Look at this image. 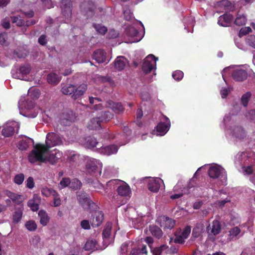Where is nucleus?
<instances>
[{
	"instance_id": "f704fd0d",
	"label": "nucleus",
	"mask_w": 255,
	"mask_h": 255,
	"mask_svg": "<svg viewBox=\"0 0 255 255\" xmlns=\"http://www.w3.org/2000/svg\"><path fill=\"white\" fill-rule=\"evenodd\" d=\"M247 22V18L244 15L238 14L234 21V23L238 26L245 25Z\"/></svg>"
},
{
	"instance_id": "bf43d9fd",
	"label": "nucleus",
	"mask_w": 255,
	"mask_h": 255,
	"mask_svg": "<svg viewBox=\"0 0 255 255\" xmlns=\"http://www.w3.org/2000/svg\"><path fill=\"white\" fill-rule=\"evenodd\" d=\"M252 31V29L251 27H248L245 28H241L240 30L239 36L241 37L243 35H246L248 34L250 32Z\"/></svg>"
},
{
	"instance_id": "a18cd8bd",
	"label": "nucleus",
	"mask_w": 255,
	"mask_h": 255,
	"mask_svg": "<svg viewBox=\"0 0 255 255\" xmlns=\"http://www.w3.org/2000/svg\"><path fill=\"white\" fill-rule=\"evenodd\" d=\"M247 43L250 46L255 48V35H250L246 38Z\"/></svg>"
},
{
	"instance_id": "7ed1b4c3",
	"label": "nucleus",
	"mask_w": 255,
	"mask_h": 255,
	"mask_svg": "<svg viewBox=\"0 0 255 255\" xmlns=\"http://www.w3.org/2000/svg\"><path fill=\"white\" fill-rule=\"evenodd\" d=\"M77 198L79 204L85 209H91L92 208H99L85 192H77Z\"/></svg>"
},
{
	"instance_id": "20e7f679",
	"label": "nucleus",
	"mask_w": 255,
	"mask_h": 255,
	"mask_svg": "<svg viewBox=\"0 0 255 255\" xmlns=\"http://www.w3.org/2000/svg\"><path fill=\"white\" fill-rule=\"evenodd\" d=\"M98 208H92L90 213L92 214L90 218V223L93 228L100 226L104 220V213L102 211L98 210Z\"/></svg>"
},
{
	"instance_id": "f257e3e1",
	"label": "nucleus",
	"mask_w": 255,
	"mask_h": 255,
	"mask_svg": "<svg viewBox=\"0 0 255 255\" xmlns=\"http://www.w3.org/2000/svg\"><path fill=\"white\" fill-rule=\"evenodd\" d=\"M62 143V141L58 134L54 132L48 133L46 135L45 144L37 143L35 145L32 150V154L37 159L44 161L41 154L38 153L39 150L43 153L49 152L52 147L60 145Z\"/></svg>"
},
{
	"instance_id": "603ef678",
	"label": "nucleus",
	"mask_w": 255,
	"mask_h": 255,
	"mask_svg": "<svg viewBox=\"0 0 255 255\" xmlns=\"http://www.w3.org/2000/svg\"><path fill=\"white\" fill-rule=\"evenodd\" d=\"M27 204L28 207H29L33 211H37L39 209L38 204L36 203L34 200H29Z\"/></svg>"
},
{
	"instance_id": "6ab92c4d",
	"label": "nucleus",
	"mask_w": 255,
	"mask_h": 255,
	"mask_svg": "<svg viewBox=\"0 0 255 255\" xmlns=\"http://www.w3.org/2000/svg\"><path fill=\"white\" fill-rule=\"evenodd\" d=\"M100 152L105 155H110L112 154L116 153L118 150L117 145L113 144L106 146L105 147L100 146Z\"/></svg>"
},
{
	"instance_id": "a19ab883",
	"label": "nucleus",
	"mask_w": 255,
	"mask_h": 255,
	"mask_svg": "<svg viewBox=\"0 0 255 255\" xmlns=\"http://www.w3.org/2000/svg\"><path fill=\"white\" fill-rule=\"evenodd\" d=\"M126 33L127 35L131 37H135L139 33L138 31L133 27H130L127 28L126 30Z\"/></svg>"
},
{
	"instance_id": "4468645a",
	"label": "nucleus",
	"mask_w": 255,
	"mask_h": 255,
	"mask_svg": "<svg viewBox=\"0 0 255 255\" xmlns=\"http://www.w3.org/2000/svg\"><path fill=\"white\" fill-rule=\"evenodd\" d=\"M165 119L167 120L166 123L160 122L158 124L156 127V131L158 132L157 134L159 135H164L170 128V121L167 117H165Z\"/></svg>"
},
{
	"instance_id": "9b49d317",
	"label": "nucleus",
	"mask_w": 255,
	"mask_h": 255,
	"mask_svg": "<svg viewBox=\"0 0 255 255\" xmlns=\"http://www.w3.org/2000/svg\"><path fill=\"white\" fill-rule=\"evenodd\" d=\"M233 19L234 17L232 14L226 13L219 17L218 23L222 26L227 27L231 24Z\"/></svg>"
},
{
	"instance_id": "e2e57ef3",
	"label": "nucleus",
	"mask_w": 255,
	"mask_h": 255,
	"mask_svg": "<svg viewBox=\"0 0 255 255\" xmlns=\"http://www.w3.org/2000/svg\"><path fill=\"white\" fill-rule=\"evenodd\" d=\"M184 237L181 235L176 236L174 240V242L176 244H183L185 242Z\"/></svg>"
},
{
	"instance_id": "4be33fe9",
	"label": "nucleus",
	"mask_w": 255,
	"mask_h": 255,
	"mask_svg": "<svg viewBox=\"0 0 255 255\" xmlns=\"http://www.w3.org/2000/svg\"><path fill=\"white\" fill-rule=\"evenodd\" d=\"M97 164V161L96 159L94 158L88 159L86 165L87 172L90 174L95 172L98 167Z\"/></svg>"
},
{
	"instance_id": "69168bd1",
	"label": "nucleus",
	"mask_w": 255,
	"mask_h": 255,
	"mask_svg": "<svg viewBox=\"0 0 255 255\" xmlns=\"http://www.w3.org/2000/svg\"><path fill=\"white\" fill-rule=\"evenodd\" d=\"M46 37V36L45 35H41L38 38V43L42 46L45 45L47 43Z\"/></svg>"
},
{
	"instance_id": "ddd939ff",
	"label": "nucleus",
	"mask_w": 255,
	"mask_h": 255,
	"mask_svg": "<svg viewBox=\"0 0 255 255\" xmlns=\"http://www.w3.org/2000/svg\"><path fill=\"white\" fill-rule=\"evenodd\" d=\"M208 175L210 178L213 179L218 178L221 174L226 173L225 169L220 167L212 166L208 169ZM226 178L227 177L226 176Z\"/></svg>"
},
{
	"instance_id": "c85d7f7f",
	"label": "nucleus",
	"mask_w": 255,
	"mask_h": 255,
	"mask_svg": "<svg viewBox=\"0 0 255 255\" xmlns=\"http://www.w3.org/2000/svg\"><path fill=\"white\" fill-rule=\"evenodd\" d=\"M75 90V85L72 84H65L61 88V92L66 95H73V93Z\"/></svg>"
},
{
	"instance_id": "2f4dec72",
	"label": "nucleus",
	"mask_w": 255,
	"mask_h": 255,
	"mask_svg": "<svg viewBox=\"0 0 255 255\" xmlns=\"http://www.w3.org/2000/svg\"><path fill=\"white\" fill-rule=\"evenodd\" d=\"M234 134L237 138L242 139L246 136V132L244 129L241 127H236L234 129Z\"/></svg>"
},
{
	"instance_id": "72a5a7b5",
	"label": "nucleus",
	"mask_w": 255,
	"mask_h": 255,
	"mask_svg": "<svg viewBox=\"0 0 255 255\" xmlns=\"http://www.w3.org/2000/svg\"><path fill=\"white\" fill-rule=\"evenodd\" d=\"M97 242L95 240H91L88 241L85 245V249L87 251H90L92 250H97L98 247H97Z\"/></svg>"
},
{
	"instance_id": "1a4fd4ad",
	"label": "nucleus",
	"mask_w": 255,
	"mask_h": 255,
	"mask_svg": "<svg viewBox=\"0 0 255 255\" xmlns=\"http://www.w3.org/2000/svg\"><path fill=\"white\" fill-rule=\"evenodd\" d=\"M158 221H160V226L163 228V229H172L175 225V221L171 218L168 217L162 216L158 219Z\"/></svg>"
},
{
	"instance_id": "aec40b11",
	"label": "nucleus",
	"mask_w": 255,
	"mask_h": 255,
	"mask_svg": "<svg viewBox=\"0 0 255 255\" xmlns=\"http://www.w3.org/2000/svg\"><path fill=\"white\" fill-rule=\"evenodd\" d=\"M117 190L118 194L121 196H127L131 192L129 186L125 182L118 186Z\"/></svg>"
},
{
	"instance_id": "3c124183",
	"label": "nucleus",
	"mask_w": 255,
	"mask_h": 255,
	"mask_svg": "<svg viewBox=\"0 0 255 255\" xmlns=\"http://www.w3.org/2000/svg\"><path fill=\"white\" fill-rule=\"evenodd\" d=\"M178 251V248L175 247V246H172L170 248H168V246H167V249H165V253L166 254H169L171 255H174L175 254H177Z\"/></svg>"
},
{
	"instance_id": "b1692460",
	"label": "nucleus",
	"mask_w": 255,
	"mask_h": 255,
	"mask_svg": "<svg viewBox=\"0 0 255 255\" xmlns=\"http://www.w3.org/2000/svg\"><path fill=\"white\" fill-rule=\"evenodd\" d=\"M149 231L151 234L156 238L159 239L163 236V232L161 229L156 225H150Z\"/></svg>"
},
{
	"instance_id": "cd10ccee",
	"label": "nucleus",
	"mask_w": 255,
	"mask_h": 255,
	"mask_svg": "<svg viewBox=\"0 0 255 255\" xmlns=\"http://www.w3.org/2000/svg\"><path fill=\"white\" fill-rule=\"evenodd\" d=\"M23 214V210L21 208H16L12 215V222L16 224L21 220Z\"/></svg>"
},
{
	"instance_id": "a211bd4d",
	"label": "nucleus",
	"mask_w": 255,
	"mask_h": 255,
	"mask_svg": "<svg viewBox=\"0 0 255 255\" xmlns=\"http://www.w3.org/2000/svg\"><path fill=\"white\" fill-rule=\"evenodd\" d=\"M92 57L98 63H102L106 62V53L101 49H98L94 52Z\"/></svg>"
},
{
	"instance_id": "13d9d810",
	"label": "nucleus",
	"mask_w": 255,
	"mask_h": 255,
	"mask_svg": "<svg viewBox=\"0 0 255 255\" xmlns=\"http://www.w3.org/2000/svg\"><path fill=\"white\" fill-rule=\"evenodd\" d=\"M80 225H81L82 228H83L85 230H89L91 228L90 222L88 220H82L81 222Z\"/></svg>"
},
{
	"instance_id": "4c0bfd02",
	"label": "nucleus",
	"mask_w": 255,
	"mask_h": 255,
	"mask_svg": "<svg viewBox=\"0 0 255 255\" xmlns=\"http://www.w3.org/2000/svg\"><path fill=\"white\" fill-rule=\"evenodd\" d=\"M31 70V68L29 65H23L20 66L19 68V71L20 72V74H21V77L23 75H26L28 74Z\"/></svg>"
},
{
	"instance_id": "423d86ee",
	"label": "nucleus",
	"mask_w": 255,
	"mask_h": 255,
	"mask_svg": "<svg viewBox=\"0 0 255 255\" xmlns=\"http://www.w3.org/2000/svg\"><path fill=\"white\" fill-rule=\"evenodd\" d=\"M158 58L153 55L150 54L145 59L142 66V70L144 73L147 74L150 73L153 69H155L156 61Z\"/></svg>"
},
{
	"instance_id": "49530a36",
	"label": "nucleus",
	"mask_w": 255,
	"mask_h": 255,
	"mask_svg": "<svg viewBox=\"0 0 255 255\" xmlns=\"http://www.w3.org/2000/svg\"><path fill=\"white\" fill-rule=\"evenodd\" d=\"M172 77L176 81H180L183 77L184 74L180 70H176L172 73Z\"/></svg>"
},
{
	"instance_id": "412c9836",
	"label": "nucleus",
	"mask_w": 255,
	"mask_h": 255,
	"mask_svg": "<svg viewBox=\"0 0 255 255\" xmlns=\"http://www.w3.org/2000/svg\"><path fill=\"white\" fill-rule=\"evenodd\" d=\"M127 62V59L124 56L118 57L114 62L115 68L118 71L123 70Z\"/></svg>"
},
{
	"instance_id": "c9c22d12",
	"label": "nucleus",
	"mask_w": 255,
	"mask_h": 255,
	"mask_svg": "<svg viewBox=\"0 0 255 255\" xmlns=\"http://www.w3.org/2000/svg\"><path fill=\"white\" fill-rule=\"evenodd\" d=\"M167 247L166 245H162L160 247L153 249L151 251L153 255H161L163 252H165V249H167Z\"/></svg>"
},
{
	"instance_id": "393cba45",
	"label": "nucleus",
	"mask_w": 255,
	"mask_h": 255,
	"mask_svg": "<svg viewBox=\"0 0 255 255\" xmlns=\"http://www.w3.org/2000/svg\"><path fill=\"white\" fill-rule=\"evenodd\" d=\"M61 80V77L55 73L51 72L47 75V82L53 85L58 84Z\"/></svg>"
},
{
	"instance_id": "dca6fc26",
	"label": "nucleus",
	"mask_w": 255,
	"mask_h": 255,
	"mask_svg": "<svg viewBox=\"0 0 255 255\" xmlns=\"http://www.w3.org/2000/svg\"><path fill=\"white\" fill-rule=\"evenodd\" d=\"M34 143V140L29 137H24L19 140L17 144V147L20 150H26L29 147Z\"/></svg>"
},
{
	"instance_id": "f03ea898",
	"label": "nucleus",
	"mask_w": 255,
	"mask_h": 255,
	"mask_svg": "<svg viewBox=\"0 0 255 255\" xmlns=\"http://www.w3.org/2000/svg\"><path fill=\"white\" fill-rule=\"evenodd\" d=\"M38 153L41 154L43 158H44V161H41L36 159L34 155L32 154V150L29 153L28 159L29 161L31 163H34L36 162H45L46 161L49 162L51 164H54L57 163L60 159L61 158L62 156V153L56 149L54 150V151H52L49 153L48 156H46L48 152H43L41 151L40 150L38 151Z\"/></svg>"
},
{
	"instance_id": "37998d69",
	"label": "nucleus",
	"mask_w": 255,
	"mask_h": 255,
	"mask_svg": "<svg viewBox=\"0 0 255 255\" xmlns=\"http://www.w3.org/2000/svg\"><path fill=\"white\" fill-rule=\"evenodd\" d=\"M11 21L13 23H15L18 26H22L25 25V21L20 18V16L11 17Z\"/></svg>"
},
{
	"instance_id": "bb28decb",
	"label": "nucleus",
	"mask_w": 255,
	"mask_h": 255,
	"mask_svg": "<svg viewBox=\"0 0 255 255\" xmlns=\"http://www.w3.org/2000/svg\"><path fill=\"white\" fill-rule=\"evenodd\" d=\"M102 120L96 117L93 118L89 124L88 128L90 129H99L101 128Z\"/></svg>"
},
{
	"instance_id": "de8ad7c7",
	"label": "nucleus",
	"mask_w": 255,
	"mask_h": 255,
	"mask_svg": "<svg viewBox=\"0 0 255 255\" xmlns=\"http://www.w3.org/2000/svg\"><path fill=\"white\" fill-rule=\"evenodd\" d=\"M120 182V180L118 179H113L110 180L106 184V186L107 188L105 189V190L107 189L108 187L111 190L112 189V188L114 189L116 185H118Z\"/></svg>"
},
{
	"instance_id": "680f3d73",
	"label": "nucleus",
	"mask_w": 255,
	"mask_h": 255,
	"mask_svg": "<svg viewBox=\"0 0 255 255\" xmlns=\"http://www.w3.org/2000/svg\"><path fill=\"white\" fill-rule=\"evenodd\" d=\"M191 232V227L190 226H186L183 231L182 232L181 235L187 239Z\"/></svg>"
},
{
	"instance_id": "c756f323",
	"label": "nucleus",
	"mask_w": 255,
	"mask_h": 255,
	"mask_svg": "<svg viewBox=\"0 0 255 255\" xmlns=\"http://www.w3.org/2000/svg\"><path fill=\"white\" fill-rule=\"evenodd\" d=\"M38 216L40 218V224L43 226L47 225L49 221V218L47 213L43 210H40L39 211Z\"/></svg>"
},
{
	"instance_id": "4d7b16f0",
	"label": "nucleus",
	"mask_w": 255,
	"mask_h": 255,
	"mask_svg": "<svg viewBox=\"0 0 255 255\" xmlns=\"http://www.w3.org/2000/svg\"><path fill=\"white\" fill-rule=\"evenodd\" d=\"M71 183L70 178H63L60 182V184L62 188H65L69 185Z\"/></svg>"
},
{
	"instance_id": "864d4df0",
	"label": "nucleus",
	"mask_w": 255,
	"mask_h": 255,
	"mask_svg": "<svg viewBox=\"0 0 255 255\" xmlns=\"http://www.w3.org/2000/svg\"><path fill=\"white\" fill-rule=\"evenodd\" d=\"M246 117L255 123V110L249 111L246 114Z\"/></svg>"
},
{
	"instance_id": "2eb2a0df",
	"label": "nucleus",
	"mask_w": 255,
	"mask_h": 255,
	"mask_svg": "<svg viewBox=\"0 0 255 255\" xmlns=\"http://www.w3.org/2000/svg\"><path fill=\"white\" fill-rule=\"evenodd\" d=\"M233 78L237 81H243L247 78V73L245 70L236 69L232 73Z\"/></svg>"
},
{
	"instance_id": "0eeeda50",
	"label": "nucleus",
	"mask_w": 255,
	"mask_h": 255,
	"mask_svg": "<svg viewBox=\"0 0 255 255\" xmlns=\"http://www.w3.org/2000/svg\"><path fill=\"white\" fill-rule=\"evenodd\" d=\"M60 8L63 16L70 20L72 15L73 4L71 0H62L60 2Z\"/></svg>"
},
{
	"instance_id": "58836bf2",
	"label": "nucleus",
	"mask_w": 255,
	"mask_h": 255,
	"mask_svg": "<svg viewBox=\"0 0 255 255\" xmlns=\"http://www.w3.org/2000/svg\"><path fill=\"white\" fill-rule=\"evenodd\" d=\"M93 26L98 33L102 35H104L107 31V28L101 24L94 23Z\"/></svg>"
},
{
	"instance_id": "c03bdc74",
	"label": "nucleus",
	"mask_w": 255,
	"mask_h": 255,
	"mask_svg": "<svg viewBox=\"0 0 255 255\" xmlns=\"http://www.w3.org/2000/svg\"><path fill=\"white\" fill-rule=\"evenodd\" d=\"M25 227L30 231H34L37 228V225L34 221H29L25 223Z\"/></svg>"
},
{
	"instance_id": "338daca9",
	"label": "nucleus",
	"mask_w": 255,
	"mask_h": 255,
	"mask_svg": "<svg viewBox=\"0 0 255 255\" xmlns=\"http://www.w3.org/2000/svg\"><path fill=\"white\" fill-rule=\"evenodd\" d=\"M54 196V202H53V204H54V206L55 207H58L61 204V200L60 199V198L58 197V194L56 195V194H55Z\"/></svg>"
},
{
	"instance_id": "f3484780",
	"label": "nucleus",
	"mask_w": 255,
	"mask_h": 255,
	"mask_svg": "<svg viewBox=\"0 0 255 255\" xmlns=\"http://www.w3.org/2000/svg\"><path fill=\"white\" fill-rule=\"evenodd\" d=\"M87 85L85 84L80 85L78 87L75 86V90L72 95V98L73 100H77L80 98L86 91Z\"/></svg>"
},
{
	"instance_id": "0e129e2a",
	"label": "nucleus",
	"mask_w": 255,
	"mask_h": 255,
	"mask_svg": "<svg viewBox=\"0 0 255 255\" xmlns=\"http://www.w3.org/2000/svg\"><path fill=\"white\" fill-rule=\"evenodd\" d=\"M79 158V155L77 154H71L68 157V160L70 162H75L77 161Z\"/></svg>"
},
{
	"instance_id": "5fc2aeb1",
	"label": "nucleus",
	"mask_w": 255,
	"mask_h": 255,
	"mask_svg": "<svg viewBox=\"0 0 255 255\" xmlns=\"http://www.w3.org/2000/svg\"><path fill=\"white\" fill-rule=\"evenodd\" d=\"M42 193L43 195L46 196H48L50 194H52L53 195H55V194H57L56 191L53 189H49L48 188L43 189L42 190Z\"/></svg>"
},
{
	"instance_id": "8fccbe9b",
	"label": "nucleus",
	"mask_w": 255,
	"mask_h": 255,
	"mask_svg": "<svg viewBox=\"0 0 255 255\" xmlns=\"http://www.w3.org/2000/svg\"><path fill=\"white\" fill-rule=\"evenodd\" d=\"M41 241L40 237L39 236H34L30 240V243L34 247L38 248V245Z\"/></svg>"
},
{
	"instance_id": "39448f33",
	"label": "nucleus",
	"mask_w": 255,
	"mask_h": 255,
	"mask_svg": "<svg viewBox=\"0 0 255 255\" xmlns=\"http://www.w3.org/2000/svg\"><path fill=\"white\" fill-rule=\"evenodd\" d=\"M19 129V124L15 122H12L6 124L1 131V134L5 137L12 136L17 133Z\"/></svg>"
},
{
	"instance_id": "79ce46f5",
	"label": "nucleus",
	"mask_w": 255,
	"mask_h": 255,
	"mask_svg": "<svg viewBox=\"0 0 255 255\" xmlns=\"http://www.w3.org/2000/svg\"><path fill=\"white\" fill-rule=\"evenodd\" d=\"M24 175L23 173L17 174L14 176L13 182L16 184L21 185L24 180Z\"/></svg>"
},
{
	"instance_id": "f8f14e48",
	"label": "nucleus",
	"mask_w": 255,
	"mask_h": 255,
	"mask_svg": "<svg viewBox=\"0 0 255 255\" xmlns=\"http://www.w3.org/2000/svg\"><path fill=\"white\" fill-rule=\"evenodd\" d=\"M162 181L160 178H152L149 180L147 184L148 190L152 192H157Z\"/></svg>"
},
{
	"instance_id": "473e14b6",
	"label": "nucleus",
	"mask_w": 255,
	"mask_h": 255,
	"mask_svg": "<svg viewBox=\"0 0 255 255\" xmlns=\"http://www.w3.org/2000/svg\"><path fill=\"white\" fill-rule=\"evenodd\" d=\"M99 145L98 142L97 141L96 138L93 136H89L87 138L86 146L89 148H93L97 147Z\"/></svg>"
},
{
	"instance_id": "09e8293b",
	"label": "nucleus",
	"mask_w": 255,
	"mask_h": 255,
	"mask_svg": "<svg viewBox=\"0 0 255 255\" xmlns=\"http://www.w3.org/2000/svg\"><path fill=\"white\" fill-rule=\"evenodd\" d=\"M241 233L240 229L238 227H234L229 231V236L231 238L237 237Z\"/></svg>"
},
{
	"instance_id": "052dcab7",
	"label": "nucleus",
	"mask_w": 255,
	"mask_h": 255,
	"mask_svg": "<svg viewBox=\"0 0 255 255\" xmlns=\"http://www.w3.org/2000/svg\"><path fill=\"white\" fill-rule=\"evenodd\" d=\"M34 186L33 178L32 177H29L26 180V187L29 189H32Z\"/></svg>"
},
{
	"instance_id": "9d476101",
	"label": "nucleus",
	"mask_w": 255,
	"mask_h": 255,
	"mask_svg": "<svg viewBox=\"0 0 255 255\" xmlns=\"http://www.w3.org/2000/svg\"><path fill=\"white\" fill-rule=\"evenodd\" d=\"M106 107L111 109L117 114H123L125 110V108L121 103L114 102L112 100L107 101Z\"/></svg>"
},
{
	"instance_id": "a878e982",
	"label": "nucleus",
	"mask_w": 255,
	"mask_h": 255,
	"mask_svg": "<svg viewBox=\"0 0 255 255\" xmlns=\"http://www.w3.org/2000/svg\"><path fill=\"white\" fill-rule=\"evenodd\" d=\"M204 231V225L200 223L196 224L192 231V236L195 238L199 237Z\"/></svg>"
},
{
	"instance_id": "e433bc0d",
	"label": "nucleus",
	"mask_w": 255,
	"mask_h": 255,
	"mask_svg": "<svg viewBox=\"0 0 255 255\" xmlns=\"http://www.w3.org/2000/svg\"><path fill=\"white\" fill-rule=\"evenodd\" d=\"M114 115L110 112H103L101 116L99 117L101 120L102 122H108L113 118Z\"/></svg>"
},
{
	"instance_id": "7c9ffc66",
	"label": "nucleus",
	"mask_w": 255,
	"mask_h": 255,
	"mask_svg": "<svg viewBox=\"0 0 255 255\" xmlns=\"http://www.w3.org/2000/svg\"><path fill=\"white\" fill-rule=\"evenodd\" d=\"M112 228V223L108 222L106 224L102 233L103 238L104 240H107L109 238L111 234Z\"/></svg>"
},
{
	"instance_id": "6e6d98bb",
	"label": "nucleus",
	"mask_w": 255,
	"mask_h": 255,
	"mask_svg": "<svg viewBox=\"0 0 255 255\" xmlns=\"http://www.w3.org/2000/svg\"><path fill=\"white\" fill-rule=\"evenodd\" d=\"M241 255H255V248H252L245 249Z\"/></svg>"
},
{
	"instance_id": "6e6552de",
	"label": "nucleus",
	"mask_w": 255,
	"mask_h": 255,
	"mask_svg": "<svg viewBox=\"0 0 255 255\" xmlns=\"http://www.w3.org/2000/svg\"><path fill=\"white\" fill-rule=\"evenodd\" d=\"M221 231V223L217 220H214L211 224H209L206 227V232L210 238L211 236H216L220 234Z\"/></svg>"
},
{
	"instance_id": "ea45409f",
	"label": "nucleus",
	"mask_w": 255,
	"mask_h": 255,
	"mask_svg": "<svg viewBox=\"0 0 255 255\" xmlns=\"http://www.w3.org/2000/svg\"><path fill=\"white\" fill-rule=\"evenodd\" d=\"M251 96L252 94L250 92H247L242 96L241 98V101L244 107L247 106Z\"/></svg>"
},
{
	"instance_id": "774afa93",
	"label": "nucleus",
	"mask_w": 255,
	"mask_h": 255,
	"mask_svg": "<svg viewBox=\"0 0 255 255\" xmlns=\"http://www.w3.org/2000/svg\"><path fill=\"white\" fill-rule=\"evenodd\" d=\"M7 34L5 33H0V44L4 45L6 42Z\"/></svg>"
},
{
	"instance_id": "5701e85b",
	"label": "nucleus",
	"mask_w": 255,
	"mask_h": 255,
	"mask_svg": "<svg viewBox=\"0 0 255 255\" xmlns=\"http://www.w3.org/2000/svg\"><path fill=\"white\" fill-rule=\"evenodd\" d=\"M146 246L143 244L139 245L137 247L133 248L130 252V255H143L146 254Z\"/></svg>"
}]
</instances>
